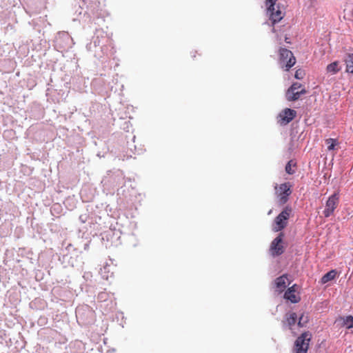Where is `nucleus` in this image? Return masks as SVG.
<instances>
[{
	"label": "nucleus",
	"instance_id": "412c9836",
	"mask_svg": "<svg viewBox=\"0 0 353 353\" xmlns=\"http://www.w3.org/2000/svg\"><path fill=\"white\" fill-rule=\"evenodd\" d=\"M196 51H192L190 52V55H191V57L192 59H194L196 57Z\"/></svg>",
	"mask_w": 353,
	"mask_h": 353
},
{
	"label": "nucleus",
	"instance_id": "7ed1b4c3",
	"mask_svg": "<svg viewBox=\"0 0 353 353\" xmlns=\"http://www.w3.org/2000/svg\"><path fill=\"white\" fill-rule=\"evenodd\" d=\"M292 208L286 206L283 210L275 218L273 230L275 232H279L284 229L288 224V220L289 219L292 213Z\"/></svg>",
	"mask_w": 353,
	"mask_h": 353
},
{
	"label": "nucleus",
	"instance_id": "f8f14e48",
	"mask_svg": "<svg viewBox=\"0 0 353 353\" xmlns=\"http://www.w3.org/2000/svg\"><path fill=\"white\" fill-rule=\"evenodd\" d=\"M306 93V90L305 88H301L299 92H290V89H288L286 92V99L289 101H294L298 100L301 94H304Z\"/></svg>",
	"mask_w": 353,
	"mask_h": 353
},
{
	"label": "nucleus",
	"instance_id": "5701e85b",
	"mask_svg": "<svg viewBox=\"0 0 353 353\" xmlns=\"http://www.w3.org/2000/svg\"><path fill=\"white\" fill-rule=\"evenodd\" d=\"M77 314H79V315L80 314V310H79H79H77Z\"/></svg>",
	"mask_w": 353,
	"mask_h": 353
},
{
	"label": "nucleus",
	"instance_id": "4468645a",
	"mask_svg": "<svg viewBox=\"0 0 353 353\" xmlns=\"http://www.w3.org/2000/svg\"><path fill=\"white\" fill-rule=\"evenodd\" d=\"M336 271L335 270H332L325 274H324L321 279V283L325 284L326 283L332 281L336 276Z\"/></svg>",
	"mask_w": 353,
	"mask_h": 353
},
{
	"label": "nucleus",
	"instance_id": "ddd939ff",
	"mask_svg": "<svg viewBox=\"0 0 353 353\" xmlns=\"http://www.w3.org/2000/svg\"><path fill=\"white\" fill-rule=\"evenodd\" d=\"M341 70V67L339 66V61H336L330 64L327 65L326 68V71L327 73H330L331 74H335L337 72H339Z\"/></svg>",
	"mask_w": 353,
	"mask_h": 353
},
{
	"label": "nucleus",
	"instance_id": "2eb2a0df",
	"mask_svg": "<svg viewBox=\"0 0 353 353\" xmlns=\"http://www.w3.org/2000/svg\"><path fill=\"white\" fill-rule=\"evenodd\" d=\"M345 62L346 63V72L353 74V54H347Z\"/></svg>",
	"mask_w": 353,
	"mask_h": 353
},
{
	"label": "nucleus",
	"instance_id": "0eeeda50",
	"mask_svg": "<svg viewBox=\"0 0 353 353\" xmlns=\"http://www.w3.org/2000/svg\"><path fill=\"white\" fill-rule=\"evenodd\" d=\"M296 116V112L290 108H285L277 116V123L285 125L292 121Z\"/></svg>",
	"mask_w": 353,
	"mask_h": 353
},
{
	"label": "nucleus",
	"instance_id": "f3484780",
	"mask_svg": "<svg viewBox=\"0 0 353 353\" xmlns=\"http://www.w3.org/2000/svg\"><path fill=\"white\" fill-rule=\"evenodd\" d=\"M297 316L296 314L294 312H292L289 314L288 316L287 317V322L289 325H293L295 324L296 321Z\"/></svg>",
	"mask_w": 353,
	"mask_h": 353
},
{
	"label": "nucleus",
	"instance_id": "1a4fd4ad",
	"mask_svg": "<svg viewBox=\"0 0 353 353\" xmlns=\"http://www.w3.org/2000/svg\"><path fill=\"white\" fill-rule=\"evenodd\" d=\"M296 284L290 287L284 294V299L290 301L292 303H297L300 301L301 297L296 293Z\"/></svg>",
	"mask_w": 353,
	"mask_h": 353
},
{
	"label": "nucleus",
	"instance_id": "dca6fc26",
	"mask_svg": "<svg viewBox=\"0 0 353 353\" xmlns=\"http://www.w3.org/2000/svg\"><path fill=\"white\" fill-rule=\"evenodd\" d=\"M296 166V163L294 160H290L285 165V172L289 174H293L295 172L294 168Z\"/></svg>",
	"mask_w": 353,
	"mask_h": 353
},
{
	"label": "nucleus",
	"instance_id": "39448f33",
	"mask_svg": "<svg viewBox=\"0 0 353 353\" xmlns=\"http://www.w3.org/2000/svg\"><path fill=\"white\" fill-rule=\"evenodd\" d=\"M339 203V194L338 192H335L332 194L325 203V208L323 211V214L325 217L331 216L335 209L337 208Z\"/></svg>",
	"mask_w": 353,
	"mask_h": 353
},
{
	"label": "nucleus",
	"instance_id": "6e6552de",
	"mask_svg": "<svg viewBox=\"0 0 353 353\" xmlns=\"http://www.w3.org/2000/svg\"><path fill=\"white\" fill-rule=\"evenodd\" d=\"M292 185L289 183H284L279 185L276 193L279 199V203L284 205L288 201L289 196L292 194Z\"/></svg>",
	"mask_w": 353,
	"mask_h": 353
},
{
	"label": "nucleus",
	"instance_id": "f03ea898",
	"mask_svg": "<svg viewBox=\"0 0 353 353\" xmlns=\"http://www.w3.org/2000/svg\"><path fill=\"white\" fill-rule=\"evenodd\" d=\"M296 58L293 53L288 49L281 48L279 50V64L285 71L290 69L296 63Z\"/></svg>",
	"mask_w": 353,
	"mask_h": 353
},
{
	"label": "nucleus",
	"instance_id": "f257e3e1",
	"mask_svg": "<svg viewBox=\"0 0 353 353\" xmlns=\"http://www.w3.org/2000/svg\"><path fill=\"white\" fill-rule=\"evenodd\" d=\"M278 0H265V6H267V15L269 17L272 25L279 22L284 17V12L279 3Z\"/></svg>",
	"mask_w": 353,
	"mask_h": 353
},
{
	"label": "nucleus",
	"instance_id": "a211bd4d",
	"mask_svg": "<svg viewBox=\"0 0 353 353\" xmlns=\"http://www.w3.org/2000/svg\"><path fill=\"white\" fill-rule=\"evenodd\" d=\"M336 140L334 139H328L326 140V143L327 145V149L329 150H334V148L336 145Z\"/></svg>",
	"mask_w": 353,
	"mask_h": 353
},
{
	"label": "nucleus",
	"instance_id": "9d476101",
	"mask_svg": "<svg viewBox=\"0 0 353 353\" xmlns=\"http://www.w3.org/2000/svg\"><path fill=\"white\" fill-rule=\"evenodd\" d=\"M335 324L339 328L350 329L353 327V316L351 315L347 316H340L336 321Z\"/></svg>",
	"mask_w": 353,
	"mask_h": 353
},
{
	"label": "nucleus",
	"instance_id": "423d86ee",
	"mask_svg": "<svg viewBox=\"0 0 353 353\" xmlns=\"http://www.w3.org/2000/svg\"><path fill=\"white\" fill-rule=\"evenodd\" d=\"M283 233H280L271 243L270 251L273 256H279L284 252Z\"/></svg>",
	"mask_w": 353,
	"mask_h": 353
},
{
	"label": "nucleus",
	"instance_id": "6ab92c4d",
	"mask_svg": "<svg viewBox=\"0 0 353 353\" xmlns=\"http://www.w3.org/2000/svg\"><path fill=\"white\" fill-rule=\"evenodd\" d=\"M302 88V84L300 83H294L288 89L290 90V92H299L298 90Z\"/></svg>",
	"mask_w": 353,
	"mask_h": 353
},
{
	"label": "nucleus",
	"instance_id": "20e7f679",
	"mask_svg": "<svg viewBox=\"0 0 353 353\" xmlns=\"http://www.w3.org/2000/svg\"><path fill=\"white\" fill-rule=\"evenodd\" d=\"M310 336L308 332H303L301 336L297 338L295 341V353H307L310 339Z\"/></svg>",
	"mask_w": 353,
	"mask_h": 353
},
{
	"label": "nucleus",
	"instance_id": "4be33fe9",
	"mask_svg": "<svg viewBox=\"0 0 353 353\" xmlns=\"http://www.w3.org/2000/svg\"><path fill=\"white\" fill-rule=\"evenodd\" d=\"M303 319V316H301L299 319V323H298L301 327H302L303 325V323H302Z\"/></svg>",
	"mask_w": 353,
	"mask_h": 353
},
{
	"label": "nucleus",
	"instance_id": "9b49d317",
	"mask_svg": "<svg viewBox=\"0 0 353 353\" xmlns=\"http://www.w3.org/2000/svg\"><path fill=\"white\" fill-rule=\"evenodd\" d=\"M288 275L283 274L274 281L276 291L279 294L283 292L287 287Z\"/></svg>",
	"mask_w": 353,
	"mask_h": 353
},
{
	"label": "nucleus",
	"instance_id": "aec40b11",
	"mask_svg": "<svg viewBox=\"0 0 353 353\" xmlns=\"http://www.w3.org/2000/svg\"><path fill=\"white\" fill-rule=\"evenodd\" d=\"M305 76V71L302 69H299L295 72L294 77L297 79H303Z\"/></svg>",
	"mask_w": 353,
	"mask_h": 353
}]
</instances>
